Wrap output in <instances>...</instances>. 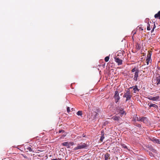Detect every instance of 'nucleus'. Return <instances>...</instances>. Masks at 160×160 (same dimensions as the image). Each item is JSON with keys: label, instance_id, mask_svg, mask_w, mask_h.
<instances>
[{"label": "nucleus", "instance_id": "nucleus-1", "mask_svg": "<svg viewBox=\"0 0 160 160\" xmlns=\"http://www.w3.org/2000/svg\"><path fill=\"white\" fill-rule=\"evenodd\" d=\"M88 147V145L85 143L82 142L80 144H78L77 146L75 147L74 148V150H77L82 149H86Z\"/></svg>", "mask_w": 160, "mask_h": 160}, {"label": "nucleus", "instance_id": "nucleus-2", "mask_svg": "<svg viewBox=\"0 0 160 160\" xmlns=\"http://www.w3.org/2000/svg\"><path fill=\"white\" fill-rule=\"evenodd\" d=\"M132 97V96L131 94L130 91L129 90H127L126 91V92L124 93L123 96V98H126V99L125 100V102H127L128 100H130Z\"/></svg>", "mask_w": 160, "mask_h": 160}, {"label": "nucleus", "instance_id": "nucleus-3", "mask_svg": "<svg viewBox=\"0 0 160 160\" xmlns=\"http://www.w3.org/2000/svg\"><path fill=\"white\" fill-rule=\"evenodd\" d=\"M155 28L156 26L154 23L150 22V23L148 22V23L147 29L148 30H150L151 28L152 29L151 31L152 33L154 31V29Z\"/></svg>", "mask_w": 160, "mask_h": 160}, {"label": "nucleus", "instance_id": "nucleus-4", "mask_svg": "<svg viewBox=\"0 0 160 160\" xmlns=\"http://www.w3.org/2000/svg\"><path fill=\"white\" fill-rule=\"evenodd\" d=\"M113 98L115 100V102L116 103L118 102L120 99V97L119 96V93L118 91H115Z\"/></svg>", "mask_w": 160, "mask_h": 160}, {"label": "nucleus", "instance_id": "nucleus-5", "mask_svg": "<svg viewBox=\"0 0 160 160\" xmlns=\"http://www.w3.org/2000/svg\"><path fill=\"white\" fill-rule=\"evenodd\" d=\"M115 61L118 63V65H120L122 64V60L119 59V58L116 57L114 58Z\"/></svg>", "mask_w": 160, "mask_h": 160}, {"label": "nucleus", "instance_id": "nucleus-6", "mask_svg": "<svg viewBox=\"0 0 160 160\" xmlns=\"http://www.w3.org/2000/svg\"><path fill=\"white\" fill-rule=\"evenodd\" d=\"M148 98L150 100L157 101L158 100L159 98V96H157L155 97L150 96L148 97Z\"/></svg>", "mask_w": 160, "mask_h": 160}, {"label": "nucleus", "instance_id": "nucleus-7", "mask_svg": "<svg viewBox=\"0 0 160 160\" xmlns=\"http://www.w3.org/2000/svg\"><path fill=\"white\" fill-rule=\"evenodd\" d=\"M117 110H118V112L119 113H120L122 116L123 114H126L125 111L123 110V109L120 108L119 107H118L117 108Z\"/></svg>", "mask_w": 160, "mask_h": 160}, {"label": "nucleus", "instance_id": "nucleus-8", "mask_svg": "<svg viewBox=\"0 0 160 160\" xmlns=\"http://www.w3.org/2000/svg\"><path fill=\"white\" fill-rule=\"evenodd\" d=\"M137 120L138 121L143 122L144 123H146L147 122V118L146 117H143L141 118H139V119H138L137 118Z\"/></svg>", "mask_w": 160, "mask_h": 160}, {"label": "nucleus", "instance_id": "nucleus-9", "mask_svg": "<svg viewBox=\"0 0 160 160\" xmlns=\"http://www.w3.org/2000/svg\"><path fill=\"white\" fill-rule=\"evenodd\" d=\"M99 115L96 112H94L92 114V117L93 119H96Z\"/></svg>", "mask_w": 160, "mask_h": 160}, {"label": "nucleus", "instance_id": "nucleus-10", "mask_svg": "<svg viewBox=\"0 0 160 160\" xmlns=\"http://www.w3.org/2000/svg\"><path fill=\"white\" fill-rule=\"evenodd\" d=\"M133 88V90L134 91V93H136V92L137 91H139V89L138 88L137 86H136V85H135V86H133L132 87H130L128 89V90H130V89H131V88Z\"/></svg>", "mask_w": 160, "mask_h": 160}, {"label": "nucleus", "instance_id": "nucleus-11", "mask_svg": "<svg viewBox=\"0 0 160 160\" xmlns=\"http://www.w3.org/2000/svg\"><path fill=\"white\" fill-rule=\"evenodd\" d=\"M138 73L139 71H137L136 72H135L134 73L133 79L135 81H137L138 80Z\"/></svg>", "mask_w": 160, "mask_h": 160}, {"label": "nucleus", "instance_id": "nucleus-12", "mask_svg": "<svg viewBox=\"0 0 160 160\" xmlns=\"http://www.w3.org/2000/svg\"><path fill=\"white\" fill-rule=\"evenodd\" d=\"M112 119H113L114 121H116L118 122L119 121V120L121 118L119 116H118L115 115L112 117Z\"/></svg>", "mask_w": 160, "mask_h": 160}, {"label": "nucleus", "instance_id": "nucleus-13", "mask_svg": "<svg viewBox=\"0 0 160 160\" xmlns=\"http://www.w3.org/2000/svg\"><path fill=\"white\" fill-rule=\"evenodd\" d=\"M101 138H100V141L102 142L104 139V131H101Z\"/></svg>", "mask_w": 160, "mask_h": 160}, {"label": "nucleus", "instance_id": "nucleus-14", "mask_svg": "<svg viewBox=\"0 0 160 160\" xmlns=\"http://www.w3.org/2000/svg\"><path fill=\"white\" fill-rule=\"evenodd\" d=\"M70 143L68 142H65L62 143V144L64 146H67L68 148H69Z\"/></svg>", "mask_w": 160, "mask_h": 160}, {"label": "nucleus", "instance_id": "nucleus-15", "mask_svg": "<svg viewBox=\"0 0 160 160\" xmlns=\"http://www.w3.org/2000/svg\"><path fill=\"white\" fill-rule=\"evenodd\" d=\"M105 160H108L110 159V154L108 153H107L104 155Z\"/></svg>", "mask_w": 160, "mask_h": 160}, {"label": "nucleus", "instance_id": "nucleus-16", "mask_svg": "<svg viewBox=\"0 0 160 160\" xmlns=\"http://www.w3.org/2000/svg\"><path fill=\"white\" fill-rule=\"evenodd\" d=\"M154 17L156 18H158L160 19V11L155 15Z\"/></svg>", "mask_w": 160, "mask_h": 160}, {"label": "nucleus", "instance_id": "nucleus-17", "mask_svg": "<svg viewBox=\"0 0 160 160\" xmlns=\"http://www.w3.org/2000/svg\"><path fill=\"white\" fill-rule=\"evenodd\" d=\"M156 80L157 84H160V76H159L156 78Z\"/></svg>", "mask_w": 160, "mask_h": 160}, {"label": "nucleus", "instance_id": "nucleus-18", "mask_svg": "<svg viewBox=\"0 0 160 160\" xmlns=\"http://www.w3.org/2000/svg\"><path fill=\"white\" fill-rule=\"evenodd\" d=\"M148 105L149 106V108H150L151 107H153L154 108H157L158 107L157 105L151 103L149 105V104L148 103Z\"/></svg>", "mask_w": 160, "mask_h": 160}, {"label": "nucleus", "instance_id": "nucleus-19", "mask_svg": "<svg viewBox=\"0 0 160 160\" xmlns=\"http://www.w3.org/2000/svg\"><path fill=\"white\" fill-rule=\"evenodd\" d=\"M152 140L154 142H156V143L158 144H160V141L158 139H157L154 138H153Z\"/></svg>", "mask_w": 160, "mask_h": 160}, {"label": "nucleus", "instance_id": "nucleus-20", "mask_svg": "<svg viewBox=\"0 0 160 160\" xmlns=\"http://www.w3.org/2000/svg\"><path fill=\"white\" fill-rule=\"evenodd\" d=\"M121 145L122 146V148L125 149L126 150H128L127 147L125 144L123 143H121Z\"/></svg>", "mask_w": 160, "mask_h": 160}, {"label": "nucleus", "instance_id": "nucleus-21", "mask_svg": "<svg viewBox=\"0 0 160 160\" xmlns=\"http://www.w3.org/2000/svg\"><path fill=\"white\" fill-rule=\"evenodd\" d=\"M137 71H139V70L136 67H135L131 70V72H136Z\"/></svg>", "mask_w": 160, "mask_h": 160}, {"label": "nucleus", "instance_id": "nucleus-22", "mask_svg": "<svg viewBox=\"0 0 160 160\" xmlns=\"http://www.w3.org/2000/svg\"><path fill=\"white\" fill-rule=\"evenodd\" d=\"M26 149L27 150V152H28V151L29 152H32V150L31 147L28 146L26 148Z\"/></svg>", "mask_w": 160, "mask_h": 160}, {"label": "nucleus", "instance_id": "nucleus-23", "mask_svg": "<svg viewBox=\"0 0 160 160\" xmlns=\"http://www.w3.org/2000/svg\"><path fill=\"white\" fill-rule=\"evenodd\" d=\"M139 30H140L142 31L143 30V28H142V25H139V26H138L137 28Z\"/></svg>", "mask_w": 160, "mask_h": 160}, {"label": "nucleus", "instance_id": "nucleus-24", "mask_svg": "<svg viewBox=\"0 0 160 160\" xmlns=\"http://www.w3.org/2000/svg\"><path fill=\"white\" fill-rule=\"evenodd\" d=\"M77 114L78 115L81 116L82 115V111H79L77 112Z\"/></svg>", "mask_w": 160, "mask_h": 160}, {"label": "nucleus", "instance_id": "nucleus-25", "mask_svg": "<svg viewBox=\"0 0 160 160\" xmlns=\"http://www.w3.org/2000/svg\"><path fill=\"white\" fill-rule=\"evenodd\" d=\"M134 125L139 128H141V125L140 124H137L136 123H134Z\"/></svg>", "mask_w": 160, "mask_h": 160}, {"label": "nucleus", "instance_id": "nucleus-26", "mask_svg": "<svg viewBox=\"0 0 160 160\" xmlns=\"http://www.w3.org/2000/svg\"><path fill=\"white\" fill-rule=\"evenodd\" d=\"M109 59V56L106 57L104 59L105 61L106 62H108Z\"/></svg>", "mask_w": 160, "mask_h": 160}, {"label": "nucleus", "instance_id": "nucleus-27", "mask_svg": "<svg viewBox=\"0 0 160 160\" xmlns=\"http://www.w3.org/2000/svg\"><path fill=\"white\" fill-rule=\"evenodd\" d=\"M151 53L149 52V53H148L147 55V58H151Z\"/></svg>", "mask_w": 160, "mask_h": 160}, {"label": "nucleus", "instance_id": "nucleus-28", "mask_svg": "<svg viewBox=\"0 0 160 160\" xmlns=\"http://www.w3.org/2000/svg\"><path fill=\"white\" fill-rule=\"evenodd\" d=\"M146 61L149 62H151V58H147Z\"/></svg>", "mask_w": 160, "mask_h": 160}, {"label": "nucleus", "instance_id": "nucleus-29", "mask_svg": "<svg viewBox=\"0 0 160 160\" xmlns=\"http://www.w3.org/2000/svg\"><path fill=\"white\" fill-rule=\"evenodd\" d=\"M67 110L68 113H69V112H70V110L69 107H68L67 108Z\"/></svg>", "mask_w": 160, "mask_h": 160}, {"label": "nucleus", "instance_id": "nucleus-30", "mask_svg": "<svg viewBox=\"0 0 160 160\" xmlns=\"http://www.w3.org/2000/svg\"><path fill=\"white\" fill-rule=\"evenodd\" d=\"M62 132H64V131L63 130H59V133H60Z\"/></svg>", "mask_w": 160, "mask_h": 160}, {"label": "nucleus", "instance_id": "nucleus-31", "mask_svg": "<svg viewBox=\"0 0 160 160\" xmlns=\"http://www.w3.org/2000/svg\"><path fill=\"white\" fill-rule=\"evenodd\" d=\"M60 159L58 158H55V159H52V160H60Z\"/></svg>", "mask_w": 160, "mask_h": 160}, {"label": "nucleus", "instance_id": "nucleus-32", "mask_svg": "<svg viewBox=\"0 0 160 160\" xmlns=\"http://www.w3.org/2000/svg\"><path fill=\"white\" fill-rule=\"evenodd\" d=\"M22 155L23 156L24 158H27V157L26 156H25V155L24 156V155H23V154H22Z\"/></svg>", "mask_w": 160, "mask_h": 160}, {"label": "nucleus", "instance_id": "nucleus-33", "mask_svg": "<svg viewBox=\"0 0 160 160\" xmlns=\"http://www.w3.org/2000/svg\"><path fill=\"white\" fill-rule=\"evenodd\" d=\"M149 62L146 61V63H147V65H148V64H149Z\"/></svg>", "mask_w": 160, "mask_h": 160}, {"label": "nucleus", "instance_id": "nucleus-34", "mask_svg": "<svg viewBox=\"0 0 160 160\" xmlns=\"http://www.w3.org/2000/svg\"><path fill=\"white\" fill-rule=\"evenodd\" d=\"M86 160H92L91 159L88 158V159H86Z\"/></svg>", "mask_w": 160, "mask_h": 160}, {"label": "nucleus", "instance_id": "nucleus-35", "mask_svg": "<svg viewBox=\"0 0 160 160\" xmlns=\"http://www.w3.org/2000/svg\"><path fill=\"white\" fill-rule=\"evenodd\" d=\"M130 77L131 78H133V76L132 75V76H130Z\"/></svg>", "mask_w": 160, "mask_h": 160}, {"label": "nucleus", "instance_id": "nucleus-36", "mask_svg": "<svg viewBox=\"0 0 160 160\" xmlns=\"http://www.w3.org/2000/svg\"><path fill=\"white\" fill-rule=\"evenodd\" d=\"M82 137H85V135H84L83 134V135H82Z\"/></svg>", "mask_w": 160, "mask_h": 160}]
</instances>
